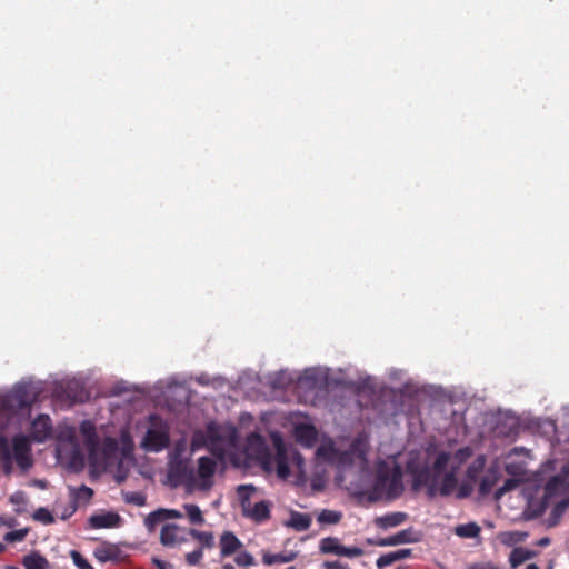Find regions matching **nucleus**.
<instances>
[{
    "mask_svg": "<svg viewBox=\"0 0 569 569\" xmlns=\"http://www.w3.org/2000/svg\"><path fill=\"white\" fill-rule=\"evenodd\" d=\"M472 455L470 447L436 451L430 471V493L439 492L445 497L455 493L458 499L469 497L486 466L483 455L471 459Z\"/></svg>",
    "mask_w": 569,
    "mask_h": 569,
    "instance_id": "nucleus-1",
    "label": "nucleus"
},
{
    "mask_svg": "<svg viewBox=\"0 0 569 569\" xmlns=\"http://www.w3.org/2000/svg\"><path fill=\"white\" fill-rule=\"evenodd\" d=\"M276 453L272 455L266 440L257 432L247 437L244 453L248 460L257 461L266 471L276 470L280 479H287L290 475V467L295 466L303 472V458L293 447L286 446L278 431L270 433Z\"/></svg>",
    "mask_w": 569,
    "mask_h": 569,
    "instance_id": "nucleus-2",
    "label": "nucleus"
},
{
    "mask_svg": "<svg viewBox=\"0 0 569 569\" xmlns=\"http://www.w3.org/2000/svg\"><path fill=\"white\" fill-rule=\"evenodd\" d=\"M79 433L88 452L89 463L97 471L119 467L128 455L126 437H123V447L119 448L116 438L108 435L103 427L97 428L89 420L80 423Z\"/></svg>",
    "mask_w": 569,
    "mask_h": 569,
    "instance_id": "nucleus-3",
    "label": "nucleus"
},
{
    "mask_svg": "<svg viewBox=\"0 0 569 569\" xmlns=\"http://www.w3.org/2000/svg\"><path fill=\"white\" fill-rule=\"evenodd\" d=\"M184 452L186 443H177L169 461L170 479L184 486L188 492L210 490L214 482L216 460L210 457H201L198 460L197 469H193L189 466V459L183 457Z\"/></svg>",
    "mask_w": 569,
    "mask_h": 569,
    "instance_id": "nucleus-4",
    "label": "nucleus"
},
{
    "mask_svg": "<svg viewBox=\"0 0 569 569\" xmlns=\"http://www.w3.org/2000/svg\"><path fill=\"white\" fill-rule=\"evenodd\" d=\"M207 448L218 458H233L239 453V438L234 426L209 422L204 429L193 432L191 450Z\"/></svg>",
    "mask_w": 569,
    "mask_h": 569,
    "instance_id": "nucleus-5",
    "label": "nucleus"
},
{
    "mask_svg": "<svg viewBox=\"0 0 569 569\" xmlns=\"http://www.w3.org/2000/svg\"><path fill=\"white\" fill-rule=\"evenodd\" d=\"M368 437L359 435L350 443L347 450L337 449L331 440L323 441L317 449L319 460L336 465L341 469L355 467L360 472L368 469Z\"/></svg>",
    "mask_w": 569,
    "mask_h": 569,
    "instance_id": "nucleus-6",
    "label": "nucleus"
},
{
    "mask_svg": "<svg viewBox=\"0 0 569 569\" xmlns=\"http://www.w3.org/2000/svg\"><path fill=\"white\" fill-rule=\"evenodd\" d=\"M403 491L402 470L395 458L379 460L376 465V475L368 491L370 501L395 499Z\"/></svg>",
    "mask_w": 569,
    "mask_h": 569,
    "instance_id": "nucleus-7",
    "label": "nucleus"
},
{
    "mask_svg": "<svg viewBox=\"0 0 569 569\" xmlns=\"http://www.w3.org/2000/svg\"><path fill=\"white\" fill-rule=\"evenodd\" d=\"M56 453L58 460L71 469L79 470L84 467L86 457L74 427L67 425L59 427Z\"/></svg>",
    "mask_w": 569,
    "mask_h": 569,
    "instance_id": "nucleus-8",
    "label": "nucleus"
},
{
    "mask_svg": "<svg viewBox=\"0 0 569 569\" xmlns=\"http://www.w3.org/2000/svg\"><path fill=\"white\" fill-rule=\"evenodd\" d=\"M0 457L6 473L11 472L13 460L22 470H28L32 466L29 437L17 435L10 445L9 440L0 432Z\"/></svg>",
    "mask_w": 569,
    "mask_h": 569,
    "instance_id": "nucleus-9",
    "label": "nucleus"
},
{
    "mask_svg": "<svg viewBox=\"0 0 569 569\" xmlns=\"http://www.w3.org/2000/svg\"><path fill=\"white\" fill-rule=\"evenodd\" d=\"M40 388L32 382L17 383L10 391L0 393V411L10 415L16 410L28 407L39 396Z\"/></svg>",
    "mask_w": 569,
    "mask_h": 569,
    "instance_id": "nucleus-10",
    "label": "nucleus"
},
{
    "mask_svg": "<svg viewBox=\"0 0 569 569\" xmlns=\"http://www.w3.org/2000/svg\"><path fill=\"white\" fill-rule=\"evenodd\" d=\"M169 445L168 425L158 416H150L146 423L141 447L147 451L158 452Z\"/></svg>",
    "mask_w": 569,
    "mask_h": 569,
    "instance_id": "nucleus-11",
    "label": "nucleus"
},
{
    "mask_svg": "<svg viewBox=\"0 0 569 569\" xmlns=\"http://www.w3.org/2000/svg\"><path fill=\"white\" fill-rule=\"evenodd\" d=\"M254 490L252 485H241L237 489L243 513L258 522H262L270 516L271 503L267 500H261L251 505L250 496Z\"/></svg>",
    "mask_w": 569,
    "mask_h": 569,
    "instance_id": "nucleus-12",
    "label": "nucleus"
},
{
    "mask_svg": "<svg viewBox=\"0 0 569 569\" xmlns=\"http://www.w3.org/2000/svg\"><path fill=\"white\" fill-rule=\"evenodd\" d=\"M429 396L433 398V411L457 412L463 409L461 400L446 393L440 388L430 389Z\"/></svg>",
    "mask_w": 569,
    "mask_h": 569,
    "instance_id": "nucleus-13",
    "label": "nucleus"
},
{
    "mask_svg": "<svg viewBox=\"0 0 569 569\" xmlns=\"http://www.w3.org/2000/svg\"><path fill=\"white\" fill-rule=\"evenodd\" d=\"M189 531L174 523H167L161 528L160 541L163 546L176 548L188 541Z\"/></svg>",
    "mask_w": 569,
    "mask_h": 569,
    "instance_id": "nucleus-14",
    "label": "nucleus"
},
{
    "mask_svg": "<svg viewBox=\"0 0 569 569\" xmlns=\"http://www.w3.org/2000/svg\"><path fill=\"white\" fill-rule=\"evenodd\" d=\"M293 436L298 443L306 448H310L317 441L318 431L313 425L303 419L302 421L295 422Z\"/></svg>",
    "mask_w": 569,
    "mask_h": 569,
    "instance_id": "nucleus-15",
    "label": "nucleus"
},
{
    "mask_svg": "<svg viewBox=\"0 0 569 569\" xmlns=\"http://www.w3.org/2000/svg\"><path fill=\"white\" fill-rule=\"evenodd\" d=\"M52 435V423L48 415H39L31 423L30 437L33 441L43 442Z\"/></svg>",
    "mask_w": 569,
    "mask_h": 569,
    "instance_id": "nucleus-16",
    "label": "nucleus"
},
{
    "mask_svg": "<svg viewBox=\"0 0 569 569\" xmlns=\"http://www.w3.org/2000/svg\"><path fill=\"white\" fill-rule=\"evenodd\" d=\"M418 538L416 537L415 531L411 528L401 530L390 537L378 539L377 546L387 547V546H399L403 543H412L416 542Z\"/></svg>",
    "mask_w": 569,
    "mask_h": 569,
    "instance_id": "nucleus-17",
    "label": "nucleus"
},
{
    "mask_svg": "<svg viewBox=\"0 0 569 569\" xmlns=\"http://www.w3.org/2000/svg\"><path fill=\"white\" fill-rule=\"evenodd\" d=\"M560 487H569V461L562 467L559 475L548 480L545 486V496L550 498Z\"/></svg>",
    "mask_w": 569,
    "mask_h": 569,
    "instance_id": "nucleus-18",
    "label": "nucleus"
},
{
    "mask_svg": "<svg viewBox=\"0 0 569 569\" xmlns=\"http://www.w3.org/2000/svg\"><path fill=\"white\" fill-rule=\"evenodd\" d=\"M120 516L114 512H103L93 515L89 519V523L92 528L101 529V528H116L120 523Z\"/></svg>",
    "mask_w": 569,
    "mask_h": 569,
    "instance_id": "nucleus-19",
    "label": "nucleus"
},
{
    "mask_svg": "<svg viewBox=\"0 0 569 569\" xmlns=\"http://www.w3.org/2000/svg\"><path fill=\"white\" fill-rule=\"evenodd\" d=\"M241 546V541L230 531H226L220 538L222 557H228L234 553Z\"/></svg>",
    "mask_w": 569,
    "mask_h": 569,
    "instance_id": "nucleus-20",
    "label": "nucleus"
},
{
    "mask_svg": "<svg viewBox=\"0 0 569 569\" xmlns=\"http://www.w3.org/2000/svg\"><path fill=\"white\" fill-rule=\"evenodd\" d=\"M407 519V513L405 512H392L385 515L382 517H378L375 522L381 529H388L397 527L403 523Z\"/></svg>",
    "mask_w": 569,
    "mask_h": 569,
    "instance_id": "nucleus-21",
    "label": "nucleus"
},
{
    "mask_svg": "<svg viewBox=\"0 0 569 569\" xmlns=\"http://www.w3.org/2000/svg\"><path fill=\"white\" fill-rule=\"evenodd\" d=\"M93 555L100 562L112 561L118 559L119 549L114 545L103 543L94 549Z\"/></svg>",
    "mask_w": 569,
    "mask_h": 569,
    "instance_id": "nucleus-22",
    "label": "nucleus"
},
{
    "mask_svg": "<svg viewBox=\"0 0 569 569\" xmlns=\"http://www.w3.org/2000/svg\"><path fill=\"white\" fill-rule=\"evenodd\" d=\"M499 479V471L495 467H490L483 475L479 483V491L481 495H488Z\"/></svg>",
    "mask_w": 569,
    "mask_h": 569,
    "instance_id": "nucleus-23",
    "label": "nucleus"
},
{
    "mask_svg": "<svg viewBox=\"0 0 569 569\" xmlns=\"http://www.w3.org/2000/svg\"><path fill=\"white\" fill-rule=\"evenodd\" d=\"M311 525V518L307 513L291 512L290 519L287 522L288 527L296 529L297 531H305Z\"/></svg>",
    "mask_w": 569,
    "mask_h": 569,
    "instance_id": "nucleus-24",
    "label": "nucleus"
},
{
    "mask_svg": "<svg viewBox=\"0 0 569 569\" xmlns=\"http://www.w3.org/2000/svg\"><path fill=\"white\" fill-rule=\"evenodd\" d=\"M184 516L191 525L202 526L206 522L201 509L193 503L183 505Z\"/></svg>",
    "mask_w": 569,
    "mask_h": 569,
    "instance_id": "nucleus-25",
    "label": "nucleus"
},
{
    "mask_svg": "<svg viewBox=\"0 0 569 569\" xmlns=\"http://www.w3.org/2000/svg\"><path fill=\"white\" fill-rule=\"evenodd\" d=\"M23 566L26 569H48L49 563L44 557H42L39 552H32L30 555L24 556Z\"/></svg>",
    "mask_w": 569,
    "mask_h": 569,
    "instance_id": "nucleus-26",
    "label": "nucleus"
},
{
    "mask_svg": "<svg viewBox=\"0 0 569 569\" xmlns=\"http://www.w3.org/2000/svg\"><path fill=\"white\" fill-rule=\"evenodd\" d=\"M535 556V551L528 550L526 548H515L509 557V561L511 567L515 569L519 567L525 561L531 559Z\"/></svg>",
    "mask_w": 569,
    "mask_h": 569,
    "instance_id": "nucleus-27",
    "label": "nucleus"
},
{
    "mask_svg": "<svg viewBox=\"0 0 569 569\" xmlns=\"http://www.w3.org/2000/svg\"><path fill=\"white\" fill-rule=\"evenodd\" d=\"M341 547L342 545L339 542V540L333 537H327L320 541V551L322 553H333L340 556Z\"/></svg>",
    "mask_w": 569,
    "mask_h": 569,
    "instance_id": "nucleus-28",
    "label": "nucleus"
},
{
    "mask_svg": "<svg viewBox=\"0 0 569 569\" xmlns=\"http://www.w3.org/2000/svg\"><path fill=\"white\" fill-rule=\"evenodd\" d=\"M189 535L199 541V543L201 545L200 548H202V549L203 548L210 549L214 546V537H213L212 532L190 529Z\"/></svg>",
    "mask_w": 569,
    "mask_h": 569,
    "instance_id": "nucleus-29",
    "label": "nucleus"
},
{
    "mask_svg": "<svg viewBox=\"0 0 569 569\" xmlns=\"http://www.w3.org/2000/svg\"><path fill=\"white\" fill-rule=\"evenodd\" d=\"M455 532L461 538H476L480 532V527L475 522H469L457 526Z\"/></svg>",
    "mask_w": 569,
    "mask_h": 569,
    "instance_id": "nucleus-30",
    "label": "nucleus"
},
{
    "mask_svg": "<svg viewBox=\"0 0 569 569\" xmlns=\"http://www.w3.org/2000/svg\"><path fill=\"white\" fill-rule=\"evenodd\" d=\"M295 558H296V553L295 552L273 553V555L266 553L263 556V563L267 565V566H271V565L277 563V562L286 563V562L292 561Z\"/></svg>",
    "mask_w": 569,
    "mask_h": 569,
    "instance_id": "nucleus-31",
    "label": "nucleus"
},
{
    "mask_svg": "<svg viewBox=\"0 0 569 569\" xmlns=\"http://www.w3.org/2000/svg\"><path fill=\"white\" fill-rule=\"evenodd\" d=\"M71 495L77 502H87L91 499L93 490L87 486H81L78 489L70 488Z\"/></svg>",
    "mask_w": 569,
    "mask_h": 569,
    "instance_id": "nucleus-32",
    "label": "nucleus"
},
{
    "mask_svg": "<svg viewBox=\"0 0 569 569\" xmlns=\"http://www.w3.org/2000/svg\"><path fill=\"white\" fill-rule=\"evenodd\" d=\"M341 519V513L333 510H322L318 516V521L321 523L335 525Z\"/></svg>",
    "mask_w": 569,
    "mask_h": 569,
    "instance_id": "nucleus-33",
    "label": "nucleus"
},
{
    "mask_svg": "<svg viewBox=\"0 0 569 569\" xmlns=\"http://www.w3.org/2000/svg\"><path fill=\"white\" fill-rule=\"evenodd\" d=\"M32 518L36 521H39L43 525H50L54 521L52 513L47 508H43V507L38 508L34 511Z\"/></svg>",
    "mask_w": 569,
    "mask_h": 569,
    "instance_id": "nucleus-34",
    "label": "nucleus"
},
{
    "mask_svg": "<svg viewBox=\"0 0 569 569\" xmlns=\"http://www.w3.org/2000/svg\"><path fill=\"white\" fill-rule=\"evenodd\" d=\"M123 499L127 503H131L138 507L146 505V496L141 492H126Z\"/></svg>",
    "mask_w": 569,
    "mask_h": 569,
    "instance_id": "nucleus-35",
    "label": "nucleus"
},
{
    "mask_svg": "<svg viewBox=\"0 0 569 569\" xmlns=\"http://www.w3.org/2000/svg\"><path fill=\"white\" fill-rule=\"evenodd\" d=\"M167 392H177L180 400L188 399V390L182 383H177L176 381H171L168 383Z\"/></svg>",
    "mask_w": 569,
    "mask_h": 569,
    "instance_id": "nucleus-36",
    "label": "nucleus"
},
{
    "mask_svg": "<svg viewBox=\"0 0 569 569\" xmlns=\"http://www.w3.org/2000/svg\"><path fill=\"white\" fill-rule=\"evenodd\" d=\"M164 520V517H163V510L162 509H159L157 511H153L151 512L144 520V523H146V527L149 529V530H152L157 523H159L160 521Z\"/></svg>",
    "mask_w": 569,
    "mask_h": 569,
    "instance_id": "nucleus-37",
    "label": "nucleus"
},
{
    "mask_svg": "<svg viewBox=\"0 0 569 569\" xmlns=\"http://www.w3.org/2000/svg\"><path fill=\"white\" fill-rule=\"evenodd\" d=\"M70 557L78 569H94L79 551L71 550Z\"/></svg>",
    "mask_w": 569,
    "mask_h": 569,
    "instance_id": "nucleus-38",
    "label": "nucleus"
},
{
    "mask_svg": "<svg viewBox=\"0 0 569 569\" xmlns=\"http://www.w3.org/2000/svg\"><path fill=\"white\" fill-rule=\"evenodd\" d=\"M27 533H28V529H19V530L9 531L4 535V540L7 542L22 541L26 538Z\"/></svg>",
    "mask_w": 569,
    "mask_h": 569,
    "instance_id": "nucleus-39",
    "label": "nucleus"
},
{
    "mask_svg": "<svg viewBox=\"0 0 569 569\" xmlns=\"http://www.w3.org/2000/svg\"><path fill=\"white\" fill-rule=\"evenodd\" d=\"M234 561L240 567H250L254 563V558L252 557L251 553L243 551L237 555Z\"/></svg>",
    "mask_w": 569,
    "mask_h": 569,
    "instance_id": "nucleus-40",
    "label": "nucleus"
},
{
    "mask_svg": "<svg viewBox=\"0 0 569 569\" xmlns=\"http://www.w3.org/2000/svg\"><path fill=\"white\" fill-rule=\"evenodd\" d=\"M399 391L402 395L413 397L418 395L419 386L413 381H407L401 388H399Z\"/></svg>",
    "mask_w": 569,
    "mask_h": 569,
    "instance_id": "nucleus-41",
    "label": "nucleus"
},
{
    "mask_svg": "<svg viewBox=\"0 0 569 569\" xmlns=\"http://www.w3.org/2000/svg\"><path fill=\"white\" fill-rule=\"evenodd\" d=\"M340 556L347 557V558H356L363 555V550L358 547H346L342 546L340 549Z\"/></svg>",
    "mask_w": 569,
    "mask_h": 569,
    "instance_id": "nucleus-42",
    "label": "nucleus"
},
{
    "mask_svg": "<svg viewBox=\"0 0 569 569\" xmlns=\"http://www.w3.org/2000/svg\"><path fill=\"white\" fill-rule=\"evenodd\" d=\"M203 557L202 548H198L197 550H193L192 552H188L186 555V561L190 566H196L199 563V561Z\"/></svg>",
    "mask_w": 569,
    "mask_h": 569,
    "instance_id": "nucleus-43",
    "label": "nucleus"
},
{
    "mask_svg": "<svg viewBox=\"0 0 569 569\" xmlns=\"http://www.w3.org/2000/svg\"><path fill=\"white\" fill-rule=\"evenodd\" d=\"M10 502L23 507L28 502L27 495L23 491H17L10 497Z\"/></svg>",
    "mask_w": 569,
    "mask_h": 569,
    "instance_id": "nucleus-44",
    "label": "nucleus"
},
{
    "mask_svg": "<svg viewBox=\"0 0 569 569\" xmlns=\"http://www.w3.org/2000/svg\"><path fill=\"white\" fill-rule=\"evenodd\" d=\"M393 562H396L395 557H393L392 552H389V553L382 555L381 557L378 558L377 567L383 568V567L392 565Z\"/></svg>",
    "mask_w": 569,
    "mask_h": 569,
    "instance_id": "nucleus-45",
    "label": "nucleus"
},
{
    "mask_svg": "<svg viewBox=\"0 0 569 569\" xmlns=\"http://www.w3.org/2000/svg\"><path fill=\"white\" fill-rule=\"evenodd\" d=\"M568 505H569V502H568V501H566V500H563V501H561V502L557 503V505L555 506V508L552 509V516H553L555 518H559V517H561V515L563 513V511L567 509Z\"/></svg>",
    "mask_w": 569,
    "mask_h": 569,
    "instance_id": "nucleus-46",
    "label": "nucleus"
},
{
    "mask_svg": "<svg viewBox=\"0 0 569 569\" xmlns=\"http://www.w3.org/2000/svg\"><path fill=\"white\" fill-rule=\"evenodd\" d=\"M164 519H179L182 518L184 513L180 512L176 509H162Z\"/></svg>",
    "mask_w": 569,
    "mask_h": 569,
    "instance_id": "nucleus-47",
    "label": "nucleus"
},
{
    "mask_svg": "<svg viewBox=\"0 0 569 569\" xmlns=\"http://www.w3.org/2000/svg\"><path fill=\"white\" fill-rule=\"evenodd\" d=\"M392 555L395 557V560L398 561V560L408 558L411 555V550L410 549H399V550L392 551Z\"/></svg>",
    "mask_w": 569,
    "mask_h": 569,
    "instance_id": "nucleus-48",
    "label": "nucleus"
},
{
    "mask_svg": "<svg viewBox=\"0 0 569 569\" xmlns=\"http://www.w3.org/2000/svg\"><path fill=\"white\" fill-rule=\"evenodd\" d=\"M323 567L326 569H350L347 565L340 561H326Z\"/></svg>",
    "mask_w": 569,
    "mask_h": 569,
    "instance_id": "nucleus-49",
    "label": "nucleus"
},
{
    "mask_svg": "<svg viewBox=\"0 0 569 569\" xmlns=\"http://www.w3.org/2000/svg\"><path fill=\"white\" fill-rule=\"evenodd\" d=\"M153 563L157 566L158 569H174L172 563L160 559H153Z\"/></svg>",
    "mask_w": 569,
    "mask_h": 569,
    "instance_id": "nucleus-50",
    "label": "nucleus"
},
{
    "mask_svg": "<svg viewBox=\"0 0 569 569\" xmlns=\"http://www.w3.org/2000/svg\"><path fill=\"white\" fill-rule=\"evenodd\" d=\"M469 569H498V568L490 562H486V563L473 565Z\"/></svg>",
    "mask_w": 569,
    "mask_h": 569,
    "instance_id": "nucleus-51",
    "label": "nucleus"
},
{
    "mask_svg": "<svg viewBox=\"0 0 569 569\" xmlns=\"http://www.w3.org/2000/svg\"><path fill=\"white\" fill-rule=\"evenodd\" d=\"M513 485V481L512 480H508L506 482V485L503 487H501L500 489H498L496 496L497 498H500L507 490H509V488Z\"/></svg>",
    "mask_w": 569,
    "mask_h": 569,
    "instance_id": "nucleus-52",
    "label": "nucleus"
},
{
    "mask_svg": "<svg viewBox=\"0 0 569 569\" xmlns=\"http://www.w3.org/2000/svg\"><path fill=\"white\" fill-rule=\"evenodd\" d=\"M33 485L40 488H46V482L43 480H34Z\"/></svg>",
    "mask_w": 569,
    "mask_h": 569,
    "instance_id": "nucleus-53",
    "label": "nucleus"
},
{
    "mask_svg": "<svg viewBox=\"0 0 569 569\" xmlns=\"http://www.w3.org/2000/svg\"><path fill=\"white\" fill-rule=\"evenodd\" d=\"M548 543H549L548 538H543V539H541V540H540V542H539V545H540V546H547Z\"/></svg>",
    "mask_w": 569,
    "mask_h": 569,
    "instance_id": "nucleus-54",
    "label": "nucleus"
},
{
    "mask_svg": "<svg viewBox=\"0 0 569 569\" xmlns=\"http://www.w3.org/2000/svg\"><path fill=\"white\" fill-rule=\"evenodd\" d=\"M377 541H378V540H375V539H371V538H368V539H367V543H368V545H376V546H377Z\"/></svg>",
    "mask_w": 569,
    "mask_h": 569,
    "instance_id": "nucleus-55",
    "label": "nucleus"
},
{
    "mask_svg": "<svg viewBox=\"0 0 569 569\" xmlns=\"http://www.w3.org/2000/svg\"><path fill=\"white\" fill-rule=\"evenodd\" d=\"M526 569H540V568L535 563H530Z\"/></svg>",
    "mask_w": 569,
    "mask_h": 569,
    "instance_id": "nucleus-56",
    "label": "nucleus"
},
{
    "mask_svg": "<svg viewBox=\"0 0 569 569\" xmlns=\"http://www.w3.org/2000/svg\"><path fill=\"white\" fill-rule=\"evenodd\" d=\"M222 569H234V567L230 563L223 565Z\"/></svg>",
    "mask_w": 569,
    "mask_h": 569,
    "instance_id": "nucleus-57",
    "label": "nucleus"
},
{
    "mask_svg": "<svg viewBox=\"0 0 569 569\" xmlns=\"http://www.w3.org/2000/svg\"><path fill=\"white\" fill-rule=\"evenodd\" d=\"M4 549H6V546L2 542H0V552L4 551Z\"/></svg>",
    "mask_w": 569,
    "mask_h": 569,
    "instance_id": "nucleus-58",
    "label": "nucleus"
},
{
    "mask_svg": "<svg viewBox=\"0 0 569 569\" xmlns=\"http://www.w3.org/2000/svg\"><path fill=\"white\" fill-rule=\"evenodd\" d=\"M371 381H372V379H371V378H368V379H367V385H368V386H371Z\"/></svg>",
    "mask_w": 569,
    "mask_h": 569,
    "instance_id": "nucleus-59",
    "label": "nucleus"
},
{
    "mask_svg": "<svg viewBox=\"0 0 569 569\" xmlns=\"http://www.w3.org/2000/svg\"><path fill=\"white\" fill-rule=\"evenodd\" d=\"M4 569H18L17 567H13V566H8L6 567Z\"/></svg>",
    "mask_w": 569,
    "mask_h": 569,
    "instance_id": "nucleus-60",
    "label": "nucleus"
},
{
    "mask_svg": "<svg viewBox=\"0 0 569 569\" xmlns=\"http://www.w3.org/2000/svg\"><path fill=\"white\" fill-rule=\"evenodd\" d=\"M288 569H295L293 567H289Z\"/></svg>",
    "mask_w": 569,
    "mask_h": 569,
    "instance_id": "nucleus-61",
    "label": "nucleus"
}]
</instances>
